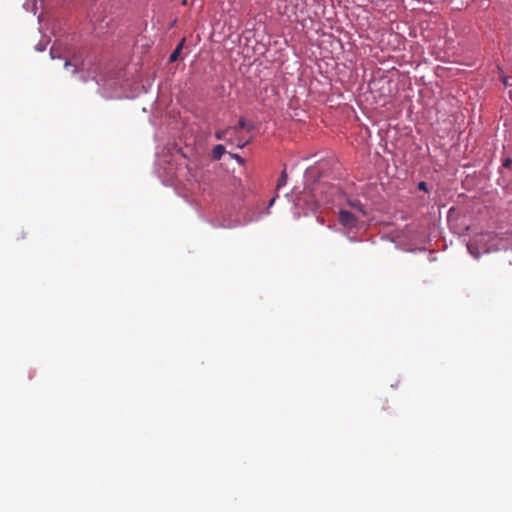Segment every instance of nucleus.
I'll use <instances>...</instances> for the list:
<instances>
[{"label":"nucleus","mask_w":512,"mask_h":512,"mask_svg":"<svg viewBox=\"0 0 512 512\" xmlns=\"http://www.w3.org/2000/svg\"><path fill=\"white\" fill-rule=\"evenodd\" d=\"M247 127L246 121L244 118H240L238 125L233 127H228L222 131H217L215 133V137L218 140H225L232 143H235L238 147H244V145L248 142V139L241 137L240 134Z\"/></svg>","instance_id":"f257e3e1"},{"label":"nucleus","mask_w":512,"mask_h":512,"mask_svg":"<svg viewBox=\"0 0 512 512\" xmlns=\"http://www.w3.org/2000/svg\"><path fill=\"white\" fill-rule=\"evenodd\" d=\"M339 222L345 227L353 228L357 224V218L351 212L347 210H341L339 212Z\"/></svg>","instance_id":"f03ea898"},{"label":"nucleus","mask_w":512,"mask_h":512,"mask_svg":"<svg viewBox=\"0 0 512 512\" xmlns=\"http://www.w3.org/2000/svg\"><path fill=\"white\" fill-rule=\"evenodd\" d=\"M83 65H84V63H83L81 57L74 56L72 59L65 61L64 67L67 70L70 69L72 74H75L78 70L83 69Z\"/></svg>","instance_id":"7ed1b4c3"},{"label":"nucleus","mask_w":512,"mask_h":512,"mask_svg":"<svg viewBox=\"0 0 512 512\" xmlns=\"http://www.w3.org/2000/svg\"><path fill=\"white\" fill-rule=\"evenodd\" d=\"M225 153V147L221 144L216 145L212 150V157L214 160H219Z\"/></svg>","instance_id":"20e7f679"},{"label":"nucleus","mask_w":512,"mask_h":512,"mask_svg":"<svg viewBox=\"0 0 512 512\" xmlns=\"http://www.w3.org/2000/svg\"><path fill=\"white\" fill-rule=\"evenodd\" d=\"M183 47V41L176 47V49L171 53L169 60L170 62H174L178 59L179 53Z\"/></svg>","instance_id":"39448f33"},{"label":"nucleus","mask_w":512,"mask_h":512,"mask_svg":"<svg viewBox=\"0 0 512 512\" xmlns=\"http://www.w3.org/2000/svg\"><path fill=\"white\" fill-rule=\"evenodd\" d=\"M286 180H287V174H286V171L283 170L281 173V176L279 177V179L277 181V189H280L281 187L285 186Z\"/></svg>","instance_id":"423d86ee"},{"label":"nucleus","mask_w":512,"mask_h":512,"mask_svg":"<svg viewBox=\"0 0 512 512\" xmlns=\"http://www.w3.org/2000/svg\"><path fill=\"white\" fill-rule=\"evenodd\" d=\"M350 205L359 210L363 215L366 214L365 210L363 209V205L359 202V201H355V202H350Z\"/></svg>","instance_id":"0eeeda50"},{"label":"nucleus","mask_w":512,"mask_h":512,"mask_svg":"<svg viewBox=\"0 0 512 512\" xmlns=\"http://www.w3.org/2000/svg\"><path fill=\"white\" fill-rule=\"evenodd\" d=\"M418 189H419V190H423V191H427L428 189H427V184H426V182H419V183H418Z\"/></svg>","instance_id":"6e6552de"},{"label":"nucleus","mask_w":512,"mask_h":512,"mask_svg":"<svg viewBox=\"0 0 512 512\" xmlns=\"http://www.w3.org/2000/svg\"><path fill=\"white\" fill-rule=\"evenodd\" d=\"M512 162H503L502 169H509L511 167Z\"/></svg>","instance_id":"1a4fd4ad"},{"label":"nucleus","mask_w":512,"mask_h":512,"mask_svg":"<svg viewBox=\"0 0 512 512\" xmlns=\"http://www.w3.org/2000/svg\"><path fill=\"white\" fill-rule=\"evenodd\" d=\"M232 158H234L235 160H238V161H241L243 160V158L237 154H231Z\"/></svg>","instance_id":"9d476101"},{"label":"nucleus","mask_w":512,"mask_h":512,"mask_svg":"<svg viewBox=\"0 0 512 512\" xmlns=\"http://www.w3.org/2000/svg\"><path fill=\"white\" fill-rule=\"evenodd\" d=\"M50 54H51V57H52V58H54V57H55V56H54V49H53V48L50 50Z\"/></svg>","instance_id":"9b49d317"},{"label":"nucleus","mask_w":512,"mask_h":512,"mask_svg":"<svg viewBox=\"0 0 512 512\" xmlns=\"http://www.w3.org/2000/svg\"><path fill=\"white\" fill-rule=\"evenodd\" d=\"M275 199H271V202H270V205H272L274 203Z\"/></svg>","instance_id":"f8f14e48"}]
</instances>
